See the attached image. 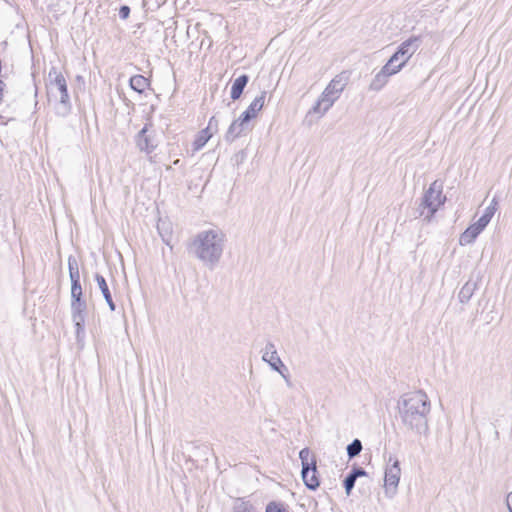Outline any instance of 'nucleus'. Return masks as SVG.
<instances>
[{
	"instance_id": "17",
	"label": "nucleus",
	"mask_w": 512,
	"mask_h": 512,
	"mask_svg": "<svg viewBox=\"0 0 512 512\" xmlns=\"http://www.w3.org/2000/svg\"><path fill=\"white\" fill-rule=\"evenodd\" d=\"M481 232L471 224L459 237V244L466 246L472 244Z\"/></svg>"
},
{
	"instance_id": "20",
	"label": "nucleus",
	"mask_w": 512,
	"mask_h": 512,
	"mask_svg": "<svg viewBox=\"0 0 512 512\" xmlns=\"http://www.w3.org/2000/svg\"><path fill=\"white\" fill-rule=\"evenodd\" d=\"M129 82L130 87L138 93H143L149 86L148 79L143 75H134L130 78Z\"/></svg>"
},
{
	"instance_id": "16",
	"label": "nucleus",
	"mask_w": 512,
	"mask_h": 512,
	"mask_svg": "<svg viewBox=\"0 0 512 512\" xmlns=\"http://www.w3.org/2000/svg\"><path fill=\"white\" fill-rule=\"evenodd\" d=\"M477 289V283L473 281H467L458 293V299L460 303L466 304L472 298L475 290Z\"/></svg>"
},
{
	"instance_id": "34",
	"label": "nucleus",
	"mask_w": 512,
	"mask_h": 512,
	"mask_svg": "<svg viewBox=\"0 0 512 512\" xmlns=\"http://www.w3.org/2000/svg\"><path fill=\"white\" fill-rule=\"evenodd\" d=\"M354 476V478L364 477L367 475V472L362 467H353V469L349 472Z\"/></svg>"
},
{
	"instance_id": "7",
	"label": "nucleus",
	"mask_w": 512,
	"mask_h": 512,
	"mask_svg": "<svg viewBox=\"0 0 512 512\" xmlns=\"http://www.w3.org/2000/svg\"><path fill=\"white\" fill-rule=\"evenodd\" d=\"M262 360L269 364L271 369L278 372L285 380L288 387L292 386L289 378L288 369L279 357L276 347L272 342H268L263 351Z\"/></svg>"
},
{
	"instance_id": "10",
	"label": "nucleus",
	"mask_w": 512,
	"mask_h": 512,
	"mask_svg": "<svg viewBox=\"0 0 512 512\" xmlns=\"http://www.w3.org/2000/svg\"><path fill=\"white\" fill-rule=\"evenodd\" d=\"M136 146L140 151H144L147 154L153 152L156 148V144L153 141V138L150 134H148V124H146L136 135L135 137Z\"/></svg>"
},
{
	"instance_id": "21",
	"label": "nucleus",
	"mask_w": 512,
	"mask_h": 512,
	"mask_svg": "<svg viewBox=\"0 0 512 512\" xmlns=\"http://www.w3.org/2000/svg\"><path fill=\"white\" fill-rule=\"evenodd\" d=\"M232 512H258L256 507L245 498H238L235 500Z\"/></svg>"
},
{
	"instance_id": "18",
	"label": "nucleus",
	"mask_w": 512,
	"mask_h": 512,
	"mask_svg": "<svg viewBox=\"0 0 512 512\" xmlns=\"http://www.w3.org/2000/svg\"><path fill=\"white\" fill-rule=\"evenodd\" d=\"M390 76V74L381 68V70L372 79L369 89L372 91H380L387 84Z\"/></svg>"
},
{
	"instance_id": "3",
	"label": "nucleus",
	"mask_w": 512,
	"mask_h": 512,
	"mask_svg": "<svg viewBox=\"0 0 512 512\" xmlns=\"http://www.w3.org/2000/svg\"><path fill=\"white\" fill-rule=\"evenodd\" d=\"M49 78L50 82L47 85L48 99L54 103L56 114L64 117L71 111L66 79L55 68L50 70Z\"/></svg>"
},
{
	"instance_id": "28",
	"label": "nucleus",
	"mask_w": 512,
	"mask_h": 512,
	"mask_svg": "<svg viewBox=\"0 0 512 512\" xmlns=\"http://www.w3.org/2000/svg\"><path fill=\"white\" fill-rule=\"evenodd\" d=\"M74 299H83V292L80 283L71 284V301Z\"/></svg>"
},
{
	"instance_id": "29",
	"label": "nucleus",
	"mask_w": 512,
	"mask_h": 512,
	"mask_svg": "<svg viewBox=\"0 0 512 512\" xmlns=\"http://www.w3.org/2000/svg\"><path fill=\"white\" fill-rule=\"evenodd\" d=\"M265 512H288L283 504L277 502H270L266 506Z\"/></svg>"
},
{
	"instance_id": "36",
	"label": "nucleus",
	"mask_w": 512,
	"mask_h": 512,
	"mask_svg": "<svg viewBox=\"0 0 512 512\" xmlns=\"http://www.w3.org/2000/svg\"><path fill=\"white\" fill-rule=\"evenodd\" d=\"M506 505L509 512H512V491L506 497Z\"/></svg>"
},
{
	"instance_id": "33",
	"label": "nucleus",
	"mask_w": 512,
	"mask_h": 512,
	"mask_svg": "<svg viewBox=\"0 0 512 512\" xmlns=\"http://www.w3.org/2000/svg\"><path fill=\"white\" fill-rule=\"evenodd\" d=\"M490 220H488L486 217L481 216L473 225L478 228L480 232H482L486 226L489 224Z\"/></svg>"
},
{
	"instance_id": "25",
	"label": "nucleus",
	"mask_w": 512,
	"mask_h": 512,
	"mask_svg": "<svg viewBox=\"0 0 512 512\" xmlns=\"http://www.w3.org/2000/svg\"><path fill=\"white\" fill-rule=\"evenodd\" d=\"M362 448V442L359 439H354L346 448L348 458L353 459L358 456L362 451Z\"/></svg>"
},
{
	"instance_id": "11",
	"label": "nucleus",
	"mask_w": 512,
	"mask_h": 512,
	"mask_svg": "<svg viewBox=\"0 0 512 512\" xmlns=\"http://www.w3.org/2000/svg\"><path fill=\"white\" fill-rule=\"evenodd\" d=\"M299 458L301 460V474H307V470L316 466V458L308 447L300 450Z\"/></svg>"
},
{
	"instance_id": "31",
	"label": "nucleus",
	"mask_w": 512,
	"mask_h": 512,
	"mask_svg": "<svg viewBox=\"0 0 512 512\" xmlns=\"http://www.w3.org/2000/svg\"><path fill=\"white\" fill-rule=\"evenodd\" d=\"M255 117L256 116H254V114H252L248 109H246L237 120L247 128L249 121Z\"/></svg>"
},
{
	"instance_id": "13",
	"label": "nucleus",
	"mask_w": 512,
	"mask_h": 512,
	"mask_svg": "<svg viewBox=\"0 0 512 512\" xmlns=\"http://www.w3.org/2000/svg\"><path fill=\"white\" fill-rule=\"evenodd\" d=\"M247 128L242 124L240 123L237 119L234 120L227 132L225 133V141L228 142V143H232L234 142L237 138H239L243 132L246 130Z\"/></svg>"
},
{
	"instance_id": "37",
	"label": "nucleus",
	"mask_w": 512,
	"mask_h": 512,
	"mask_svg": "<svg viewBox=\"0 0 512 512\" xmlns=\"http://www.w3.org/2000/svg\"><path fill=\"white\" fill-rule=\"evenodd\" d=\"M5 87H6V84L4 83V81H2L0 79V103L2 102V99H3Z\"/></svg>"
},
{
	"instance_id": "27",
	"label": "nucleus",
	"mask_w": 512,
	"mask_h": 512,
	"mask_svg": "<svg viewBox=\"0 0 512 512\" xmlns=\"http://www.w3.org/2000/svg\"><path fill=\"white\" fill-rule=\"evenodd\" d=\"M356 478H354V476L352 474H348L344 481H343V485H344V488H345V492L347 495H350L352 489L354 488L355 486V482H356Z\"/></svg>"
},
{
	"instance_id": "14",
	"label": "nucleus",
	"mask_w": 512,
	"mask_h": 512,
	"mask_svg": "<svg viewBox=\"0 0 512 512\" xmlns=\"http://www.w3.org/2000/svg\"><path fill=\"white\" fill-rule=\"evenodd\" d=\"M248 81L249 77L246 74L240 75L233 81L230 94L232 100H237L240 98Z\"/></svg>"
},
{
	"instance_id": "24",
	"label": "nucleus",
	"mask_w": 512,
	"mask_h": 512,
	"mask_svg": "<svg viewBox=\"0 0 512 512\" xmlns=\"http://www.w3.org/2000/svg\"><path fill=\"white\" fill-rule=\"evenodd\" d=\"M266 92L263 91L259 96H257L248 106V110L257 116L258 112L263 108L265 103Z\"/></svg>"
},
{
	"instance_id": "15",
	"label": "nucleus",
	"mask_w": 512,
	"mask_h": 512,
	"mask_svg": "<svg viewBox=\"0 0 512 512\" xmlns=\"http://www.w3.org/2000/svg\"><path fill=\"white\" fill-rule=\"evenodd\" d=\"M305 486L312 491H315L319 485V478L317 476V466L307 470V474H301Z\"/></svg>"
},
{
	"instance_id": "5",
	"label": "nucleus",
	"mask_w": 512,
	"mask_h": 512,
	"mask_svg": "<svg viewBox=\"0 0 512 512\" xmlns=\"http://www.w3.org/2000/svg\"><path fill=\"white\" fill-rule=\"evenodd\" d=\"M446 197L442 195V184L434 181L425 192L420 204V215L430 220L441 205L444 204Z\"/></svg>"
},
{
	"instance_id": "26",
	"label": "nucleus",
	"mask_w": 512,
	"mask_h": 512,
	"mask_svg": "<svg viewBox=\"0 0 512 512\" xmlns=\"http://www.w3.org/2000/svg\"><path fill=\"white\" fill-rule=\"evenodd\" d=\"M498 206V200L494 197L490 204L485 208L483 217H486L488 220L491 221L492 217L494 216Z\"/></svg>"
},
{
	"instance_id": "9",
	"label": "nucleus",
	"mask_w": 512,
	"mask_h": 512,
	"mask_svg": "<svg viewBox=\"0 0 512 512\" xmlns=\"http://www.w3.org/2000/svg\"><path fill=\"white\" fill-rule=\"evenodd\" d=\"M419 43V37H410L398 46L396 52L393 55H397L398 59L406 64L417 51Z\"/></svg>"
},
{
	"instance_id": "1",
	"label": "nucleus",
	"mask_w": 512,
	"mask_h": 512,
	"mask_svg": "<svg viewBox=\"0 0 512 512\" xmlns=\"http://www.w3.org/2000/svg\"><path fill=\"white\" fill-rule=\"evenodd\" d=\"M397 409L401 423L407 431L419 436L429 434L431 402L425 392L418 390L403 394L398 400Z\"/></svg>"
},
{
	"instance_id": "2",
	"label": "nucleus",
	"mask_w": 512,
	"mask_h": 512,
	"mask_svg": "<svg viewBox=\"0 0 512 512\" xmlns=\"http://www.w3.org/2000/svg\"><path fill=\"white\" fill-rule=\"evenodd\" d=\"M226 242V234L220 228H211L197 233L190 248L204 266L213 270L222 259Z\"/></svg>"
},
{
	"instance_id": "23",
	"label": "nucleus",
	"mask_w": 512,
	"mask_h": 512,
	"mask_svg": "<svg viewBox=\"0 0 512 512\" xmlns=\"http://www.w3.org/2000/svg\"><path fill=\"white\" fill-rule=\"evenodd\" d=\"M213 135L209 133L207 130L202 129L196 136L193 142V148L195 151L202 149L205 144L210 140Z\"/></svg>"
},
{
	"instance_id": "6",
	"label": "nucleus",
	"mask_w": 512,
	"mask_h": 512,
	"mask_svg": "<svg viewBox=\"0 0 512 512\" xmlns=\"http://www.w3.org/2000/svg\"><path fill=\"white\" fill-rule=\"evenodd\" d=\"M87 303L84 299L71 301V316L76 329V341L81 346L85 338V319Z\"/></svg>"
},
{
	"instance_id": "8",
	"label": "nucleus",
	"mask_w": 512,
	"mask_h": 512,
	"mask_svg": "<svg viewBox=\"0 0 512 512\" xmlns=\"http://www.w3.org/2000/svg\"><path fill=\"white\" fill-rule=\"evenodd\" d=\"M389 463L391 464L387 465L385 469L384 487L386 495L391 498L396 493L400 481L401 469L400 463L396 458L393 459L390 457Z\"/></svg>"
},
{
	"instance_id": "30",
	"label": "nucleus",
	"mask_w": 512,
	"mask_h": 512,
	"mask_svg": "<svg viewBox=\"0 0 512 512\" xmlns=\"http://www.w3.org/2000/svg\"><path fill=\"white\" fill-rule=\"evenodd\" d=\"M255 117L256 116H254V114H252L248 109H246L237 120L247 128L249 121Z\"/></svg>"
},
{
	"instance_id": "4",
	"label": "nucleus",
	"mask_w": 512,
	"mask_h": 512,
	"mask_svg": "<svg viewBox=\"0 0 512 512\" xmlns=\"http://www.w3.org/2000/svg\"><path fill=\"white\" fill-rule=\"evenodd\" d=\"M347 83L348 76L345 73L336 75L324 89L310 112L323 116L340 97Z\"/></svg>"
},
{
	"instance_id": "32",
	"label": "nucleus",
	"mask_w": 512,
	"mask_h": 512,
	"mask_svg": "<svg viewBox=\"0 0 512 512\" xmlns=\"http://www.w3.org/2000/svg\"><path fill=\"white\" fill-rule=\"evenodd\" d=\"M218 125H219L218 120L216 119L215 116H212L209 119L208 125L205 128V130H207L209 133H211L213 135L215 132L218 131Z\"/></svg>"
},
{
	"instance_id": "12",
	"label": "nucleus",
	"mask_w": 512,
	"mask_h": 512,
	"mask_svg": "<svg viewBox=\"0 0 512 512\" xmlns=\"http://www.w3.org/2000/svg\"><path fill=\"white\" fill-rule=\"evenodd\" d=\"M95 280H96V282L98 284V287H99V289H100V291H101V293H102L106 303L108 304L110 310L114 311L116 309L115 303H114V301L112 299V295H111V292L109 290V287L107 285V282H106L105 278L102 275H100V274H96L95 275Z\"/></svg>"
},
{
	"instance_id": "22",
	"label": "nucleus",
	"mask_w": 512,
	"mask_h": 512,
	"mask_svg": "<svg viewBox=\"0 0 512 512\" xmlns=\"http://www.w3.org/2000/svg\"><path fill=\"white\" fill-rule=\"evenodd\" d=\"M68 269L71 284L80 283V273L78 262L75 257L69 256L68 258Z\"/></svg>"
},
{
	"instance_id": "35",
	"label": "nucleus",
	"mask_w": 512,
	"mask_h": 512,
	"mask_svg": "<svg viewBox=\"0 0 512 512\" xmlns=\"http://www.w3.org/2000/svg\"><path fill=\"white\" fill-rule=\"evenodd\" d=\"M130 15V7L127 5H122L119 8V17L121 19H127Z\"/></svg>"
},
{
	"instance_id": "19",
	"label": "nucleus",
	"mask_w": 512,
	"mask_h": 512,
	"mask_svg": "<svg viewBox=\"0 0 512 512\" xmlns=\"http://www.w3.org/2000/svg\"><path fill=\"white\" fill-rule=\"evenodd\" d=\"M405 65L404 62L398 59L397 55H392L382 69L392 76L401 71Z\"/></svg>"
}]
</instances>
